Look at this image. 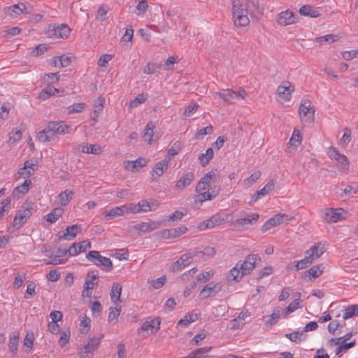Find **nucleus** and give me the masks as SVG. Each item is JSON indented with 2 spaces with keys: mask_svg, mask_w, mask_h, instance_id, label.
Instances as JSON below:
<instances>
[{
  "mask_svg": "<svg viewBox=\"0 0 358 358\" xmlns=\"http://www.w3.org/2000/svg\"><path fill=\"white\" fill-rule=\"evenodd\" d=\"M26 279V274L22 273L21 274H18L15 278V280L13 282V288L15 289H18L23 284V282Z\"/></svg>",
  "mask_w": 358,
  "mask_h": 358,
  "instance_id": "nucleus-64",
  "label": "nucleus"
},
{
  "mask_svg": "<svg viewBox=\"0 0 358 358\" xmlns=\"http://www.w3.org/2000/svg\"><path fill=\"white\" fill-rule=\"evenodd\" d=\"M289 220L287 215L285 214H277L273 215L272 217L268 219L262 227V231L265 232L271 228L280 225Z\"/></svg>",
  "mask_w": 358,
  "mask_h": 358,
  "instance_id": "nucleus-14",
  "label": "nucleus"
},
{
  "mask_svg": "<svg viewBox=\"0 0 358 358\" xmlns=\"http://www.w3.org/2000/svg\"><path fill=\"white\" fill-rule=\"evenodd\" d=\"M261 176V172L257 171L253 173L250 176L245 178L243 181V185L245 188H248L252 186Z\"/></svg>",
  "mask_w": 358,
  "mask_h": 358,
  "instance_id": "nucleus-46",
  "label": "nucleus"
},
{
  "mask_svg": "<svg viewBox=\"0 0 358 358\" xmlns=\"http://www.w3.org/2000/svg\"><path fill=\"white\" fill-rule=\"evenodd\" d=\"M169 164V160L166 159L162 160L155 164L151 171L153 180H157L159 177L163 176L164 172L168 169Z\"/></svg>",
  "mask_w": 358,
  "mask_h": 358,
  "instance_id": "nucleus-19",
  "label": "nucleus"
},
{
  "mask_svg": "<svg viewBox=\"0 0 358 358\" xmlns=\"http://www.w3.org/2000/svg\"><path fill=\"white\" fill-rule=\"evenodd\" d=\"M259 218V215L258 213L248 214L245 217L237 219L234 222V225L238 229H246L249 226L255 224Z\"/></svg>",
  "mask_w": 358,
  "mask_h": 358,
  "instance_id": "nucleus-12",
  "label": "nucleus"
},
{
  "mask_svg": "<svg viewBox=\"0 0 358 358\" xmlns=\"http://www.w3.org/2000/svg\"><path fill=\"white\" fill-rule=\"evenodd\" d=\"M85 103H76L67 108L69 114L81 113L85 108Z\"/></svg>",
  "mask_w": 358,
  "mask_h": 358,
  "instance_id": "nucleus-51",
  "label": "nucleus"
},
{
  "mask_svg": "<svg viewBox=\"0 0 358 358\" xmlns=\"http://www.w3.org/2000/svg\"><path fill=\"white\" fill-rule=\"evenodd\" d=\"M325 248L321 243H317L313 245L306 252L310 258H313V262L320 258L325 252Z\"/></svg>",
  "mask_w": 358,
  "mask_h": 358,
  "instance_id": "nucleus-21",
  "label": "nucleus"
},
{
  "mask_svg": "<svg viewBox=\"0 0 358 358\" xmlns=\"http://www.w3.org/2000/svg\"><path fill=\"white\" fill-rule=\"evenodd\" d=\"M327 154L331 159L337 161V166L341 172L344 173L349 172V161L345 155L341 154L338 150L333 146L329 148Z\"/></svg>",
  "mask_w": 358,
  "mask_h": 358,
  "instance_id": "nucleus-5",
  "label": "nucleus"
},
{
  "mask_svg": "<svg viewBox=\"0 0 358 358\" xmlns=\"http://www.w3.org/2000/svg\"><path fill=\"white\" fill-rule=\"evenodd\" d=\"M103 336L99 337L94 336L90 339L87 344H85L83 348H81L79 353L81 358L88 357L90 354H92L96 350L99 346L101 340Z\"/></svg>",
  "mask_w": 358,
  "mask_h": 358,
  "instance_id": "nucleus-11",
  "label": "nucleus"
},
{
  "mask_svg": "<svg viewBox=\"0 0 358 358\" xmlns=\"http://www.w3.org/2000/svg\"><path fill=\"white\" fill-rule=\"evenodd\" d=\"M340 346L336 349V355L341 356L343 353L346 352L350 348L354 347L356 344V341L354 340L350 343H341Z\"/></svg>",
  "mask_w": 358,
  "mask_h": 358,
  "instance_id": "nucleus-48",
  "label": "nucleus"
},
{
  "mask_svg": "<svg viewBox=\"0 0 358 358\" xmlns=\"http://www.w3.org/2000/svg\"><path fill=\"white\" fill-rule=\"evenodd\" d=\"M214 275V272L213 271L203 272L196 277V280L198 282H206L209 280Z\"/></svg>",
  "mask_w": 358,
  "mask_h": 358,
  "instance_id": "nucleus-63",
  "label": "nucleus"
},
{
  "mask_svg": "<svg viewBox=\"0 0 358 358\" xmlns=\"http://www.w3.org/2000/svg\"><path fill=\"white\" fill-rule=\"evenodd\" d=\"M341 209L326 208L323 219L327 222H336L339 220Z\"/></svg>",
  "mask_w": 358,
  "mask_h": 358,
  "instance_id": "nucleus-24",
  "label": "nucleus"
},
{
  "mask_svg": "<svg viewBox=\"0 0 358 358\" xmlns=\"http://www.w3.org/2000/svg\"><path fill=\"white\" fill-rule=\"evenodd\" d=\"M159 325L160 320L159 319L156 318L155 320L145 321L143 324L141 329L143 331H150L152 334L159 329Z\"/></svg>",
  "mask_w": 358,
  "mask_h": 358,
  "instance_id": "nucleus-33",
  "label": "nucleus"
},
{
  "mask_svg": "<svg viewBox=\"0 0 358 358\" xmlns=\"http://www.w3.org/2000/svg\"><path fill=\"white\" fill-rule=\"evenodd\" d=\"M19 338L20 337L18 333L13 332L10 335L8 348L9 352H10L13 357H14L17 354Z\"/></svg>",
  "mask_w": 358,
  "mask_h": 358,
  "instance_id": "nucleus-30",
  "label": "nucleus"
},
{
  "mask_svg": "<svg viewBox=\"0 0 358 358\" xmlns=\"http://www.w3.org/2000/svg\"><path fill=\"white\" fill-rule=\"evenodd\" d=\"M80 231L81 228L80 225L73 224L71 226L67 227L64 231L63 235L59 238L71 241L73 240Z\"/></svg>",
  "mask_w": 358,
  "mask_h": 358,
  "instance_id": "nucleus-25",
  "label": "nucleus"
},
{
  "mask_svg": "<svg viewBox=\"0 0 358 358\" xmlns=\"http://www.w3.org/2000/svg\"><path fill=\"white\" fill-rule=\"evenodd\" d=\"M311 102L308 99L302 100L299 107V115L303 122H313L315 110L310 107Z\"/></svg>",
  "mask_w": 358,
  "mask_h": 358,
  "instance_id": "nucleus-7",
  "label": "nucleus"
},
{
  "mask_svg": "<svg viewBox=\"0 0 358 358\" xmlns=\"http://www.w3.org/2000/svg\"><path fill=\"white\" fill-rule=\"evenodd\" d=\"M299 12L301 15L310 17H317L320 15L319 10L317 8H315L308 4L302 6L299 8Z\"/></svg>",
  "mask_w": 358,
  "mask_h": 358,
  "instance_id": "nucleus-31",
  "label": "nucleus"
},
{
  "mask_svg": "<svg viewBox=\"0 0 358 358\" xmlns=\"http://www.w3.org/2000/svg\"><path fill=\"white\" fill-rule=\"evenodd\" d=\"M322 273L321 265L312 266L310 269L304 272L303 279L307 281H313L316 278Z\"/></svg>",
  "mask_w": 358,
  "mask_h": 358,
  "instance_id": "nucleus-23",
  "label": "nucleus"
},
{
  "mask_svg": "<svg viewBox=\"0 0 358 358\" xmlns=\"http://www.w3.org/2000/svg\"><path fill=\"white\" fill-rule=\"evenodd\" d=\"M63 210L60 208H55L50 213L45 216V220L50 223H55L62 215Z\"/></svg>",
  "mask_w": 358,
  "mask_h": 358,
  "instance_id": "nucleus-38",
  "label": "nucleus"
},
{
  "mask_svg": "<svg viewBox=\"0 0 358 358\" xmlns=\"http://www.w3.org/2000/svg\"><path fill=\"white\" fill-rule=\"evenodd\" d=\"M104 99L101 97H99L94 105L93 114L91 116L92 126H94L95 122L97 121V118L99 114L102 112L103 108Z\"/></svg>",
  "mask_w": 358,
  "mask_h": 358,
  "instance_id": "nucleus-28",
  "label": "nucleus"
},
{
  "mask_svg": "<svg viewBox=\"0 0 358 358\" xmlns=\"http://www.w3.org/2000/svg\"><path fill=\"white\" fill-rule=\"evenodd\" d=\"M71 132L70 127L64 121H50L44 129L37 134L40 142L51 141L55 135H64Z\"/></svg>",
  "mask_w": 358,
  "mask_h": 358,
  "instance_id": "nucleus-1",
  "label": "nucleus"
},
{
  "mask_svg": "<svg viewBox=\"0 0 358 358\" xmlns=\"http://www.w3.org/2000/svg\"><path fill=\"white\" fill-rule=\"evenodd\" d=\"M146 99H147V95H145L143 93L138 94L134 99L131 101L130 107L136 108L138 105L143 103L146 101Z\"/></svg>",
  "mask_w": 358,
  "mask_h": 358,
  "instance_id": "nucleus-57",
  "label": "nucleus"
},
{
  "mask_svg": "<svg viewBox=\"0 0 358 358\" xmlns=\"http://www.w3.org/2000/svg\"><path fill=\"white\" fill-rule=\"evenodd\" d=\"M220 178V173L217 169H212L208 171L197 183L195 191L200 192L209 188V187L215 183Z\"/></svg>",
  "mask_w": 358,
  "mask_h": 358,
  "instance_id": "nucleus-4",
  "label": "nucleus"
},
{
  "mask_svg": "<svg viewBox=\"0 0 358 358\" xmlns=\"http://www.w3.org/2000/svg\"><path fill=\"white\" fill-rule=\"evenodd\" d=\"M31 185V180L29 179H26L22 184L19 185L13 189V196L17 198L21 197L29 191Z\"/></svg>",
  "mask_w": 358,
  "mask_h": 358,
  "instance_id": "nucleus-29",
  "label": "nucleus"
},
{
  "mask_svg": "<svg viewBox=\"0 0 358 358\" xmlns=\"http://www.w3.org/2000/svg\"><path fill=\"white\" fill-rule=\"evenodd\" d=\"M195 256H197V252H189L182 255L180 257L177 261L173 262L170 266V271L172 272H176L181 270L182 268H184L192 262L193 258Z\"/></svg>",
  "mask_w": 358,
  "mask_h": 358,
  "instance_id": "nucleus-9",
  "label": "nucleus"
},
{
  "mask_svg": "<svg viewBox=\"0 0 358 358\" xmlns=\"http://www.w3.org/2000/svg\"><path fill=\"white\" fill-rule=\"evenodd\" d=\"M246 95L247 92L243 87H239L238 91L227 89L224 103L231 104L234 100L244 99Z\"/></svg>",
  "mask_w": 358,
  "mask_h": 358,
  "instance_id": "nucleus-16",
  "label": "nucleus"
},
{
  "mask_svg": "<svg viewBox=\"0 0 358 358\" xmlns=\"http://www.w3.org/2000/svg\"><path fill=\"white\" fill-rule=\"evenodd\" d=\"M71 62L69 57L65 55L54 57L52 64L57 68H64L68 66Z\"/></svg>",
  "mask_w": 358,
  "mask_h": 358,
  "instance_id": "nucleus-35",
  "label": "nucleus"
},
{
  "mask_svg": "<svg viewBox=\"0 0 358 358\" xmlns=\"http://www.w3.org/2000/svg\"><path fill=\"white\" fill-rule=\"evenodd\" d=\"M296 16L289 10L281 12L278 15V23L281 26H287L296 22Z\"/></svg>",
  "mask_w": 358,
  "mask_h": 358,
  "instance_id": "nucleus-18",
  "label": "nucleus"
},
{
  "mask_svg": "<svg viewBox=\"0 0 358 358\" xmlns=\"http://www.w3.org/2000/svg\"><path fill=\"white\" fill-rule=\"evenodd\" d=\"M97 279V273H94V271H90L87 273V276L85 280L84 289L83 291V296H91V290H92L94 288V287L98 284Z\"/></svg>",
  "mask_w": 358,
  "mask_h": 358,
  "instance_id": "nucleus-13",
  "label": "nucleus"
},
{
  "mask_svg": "<svg viewBox=\"0 0 358 358\" xmlns=\"http://www.w3.org/2000/svg\"><path fill=\"white\" fill-rule=\"evenodd\" d=\"M280 310L279 308L275 310L273 313L270 315V318L266 322V324L269 326H273L278 322V319L280 318Z\"/></svg>",
  "mask_w": 358,
  "mask_h": 358,
  "instance_id": "nucleus-60",
  "label": "nucleus"
},
{
  "mask_svg": "<svg viewBox=\"0 0 358 358\" xmlns=\"http://www.w3.org/2000/svg\"><path fill=\"white\" fill-rule=\"evenodd\" d=\"M154 128L155 124L150 122L146 125L144 129L143 138L145 141H147L150 144L155 141V140L152 139V136L154 135Z\"/></svg>",
  "mask_w": 358,
  "mask_h": 358,
  "instance_id": "nucleus-37",
  "label": "nucleus"
},
{
  "mask_svg": "<svg viewBox=\"0 0 358 358\" xmlns=\"http://www.w3.org/2000/svg\"><path fill=\"white\" fill-rule=\"evenodd\" d=\"M337 36L334 34H327L316 38V42L319 45H323L324 43H331L335 41Z\"/></svg>",
  "mask_w": 358,
  "mask_h": 358,
  "instance_id": "nucleus-56",
  "label": "nucleus"
},
{
  "mask_svg": "<svg viewBox=\"0 0 358 358\" xmlns=\"http://www.w3.org/2000/svg\"><path fill=\"white\" fill-rule=\"evenodd\" d=\"M125 213L124 206H117L105 212V217L106 220L113 219L117 216H122Z\"/></svg>",
  "mask_w": 358,
  "mask_h": 358,
  "instance_id": "nucleus-36",
  "label": "nucleus"
},
{
  "mask_svg": "<svg viewBox=\"0 0 358 358\" xmlns=\"http://www.w3.org/2000/svg\"><path fill=\"white\" fill-rule=\"evenodd\" d=\"M71 31L70 28L66 24H60L55 27L52 30V34L56 38H66Z\"/></svg>",
  "mask_w": 358,
  "mask_h": 358,
  "instance_id": "nucleus-27",
  "label": "nucleus"
},
{
  "mask_svg": "<svg viewBox=\"0 0 358 358\" xmlns=\"http://www.w3.org/2000/svg\"><path fill=\"white\" fill-rule=\"evenodd\" d=\"M214 152L213 148H210L206 150L205 153H201L199 156V160L203 166L207 165L210 161L213 159Z\"/></svg>",
  "mask_w": 358,
  "mask_h": 358,
  "instance_id": "nucleus-39",
  "label": "nucleus"
},
{
  "mask_svg": "<svg viewBox=\"0 0 358 358\" xmlns=\"http://www.w3.org/2000/svg\"><path fill=\"white\" fill-rule=\"evenodd\" d=\"M129 230L130 231L136 230L138 231V235L141 236L142 234L148 232L147 222H141V223L136 224L131 227L129 228Z\"/></svg>",
  "mask_w": 358,
  "mask_h": 358,
  "instance_id": "nucleus-54",
  "label": "nucleus"
},
{
  "mask_svg": "<svg viewBox=\"0 0 358 358\" xmlns=\"http://www.w3.org/2000/svg\"><path fill=\"white\" fill-rule=\"evenodd\" d=\"M243 276L244 275L239 268V263H237L236 266L226 274L227 280L229 282H239Z\"/></svg>",
  "mask_w": 358,
  "mask_h": 358,
  "instance_id": "nucleus-22",
  "label": "nucleus"
},
{
  "mask_svg": "<svg viewBox=\"0 0 358 358\" xmlns=\"http://www.w3.org/2000/svg\"><path fill=\"white\" fill-rule=\"evenodd\" d=\"M353 316H358V305L348 306L343 314V318L347 320Z\"/></svg>",
  "mask_w": 358,
  "mask_h": 358,
  "instance_id": "nucleus-44",
  "label": "nucleus"
},
{
  "mask_svg": "<svg viewBox=\"0 0 358 358\" xmlns=\"http://www.w3.org/2000/svg\"><path fill=\"white\" fill-rule=\"evenodd\" d=\"M147 164V160L145 158L139 157L135 161H128L125 169L128 171H135L138 169L142 168Z\"/></svg>",
  "mask_w": 358,
  "mask_h": 358,
  "instance_id": "nucleus-32",
  "label": "nucleus"
},
{
  "mask_svg": "<svg viewBox=\"0 0 358 358\" xmlns=\"http://www.w3.org/2000/svg\"><path fill=\"white\" fill-rule=\"evenodd\" d=\"M22 138V132L20 130H13L9 134L8 143L10 144H16Z\"/></svg>",
  "mask_w": 358,
  "mask_h": 358,
  "instance_id": "nucleus-55",
  "label": "nucleus"
},
{
  "mask_svg": "<svg viewBox=\"0 0 358 358\" xmlns=\"http://www.w3.org/2000/svg\"><path fill=\"white\" fill-rule=\"evenodd\" d=\"M80 151L83 153L99 155L102 152L101 148L96 144H82Z\"/></svg>",
  "mask_w": 358,
  "mask_h": 358,
  "instance_id": "nucleus-34",
  "label": "nucleus"
},
{
  "mask_svg": "<svg viewBox=\"0 0 358 358\" xmlns=\"http://www.w3.org/2000/svg\"><path fill=\"white\" fill-rule=\"evenodd\" d=\"M313 262V258H310V257L306 255L305 258H303V259L294 262L296 270L299 271L306 268V267H308V265L311 264Z\"/></svg>",
  "mask_w": 358,
  "mask_h": 358,
  "instance_id": "nucleus-45",
  "label": "nucleus"
},
{
  "mask_svg": "<svg viewBox=\"0 0 358 358\" xmlns=\"http://www.w3.org/2000/svg\"><path fill=\"white\" fill-rule=\"evenodd\" d=\"M70 335L71 333L69 329L61 332L60 338L59 340V345L61 347L65 346V345L69 341Z\"/></svg>",
  "mask_w": 358,
  "mask_h": 358,
  "instance_id": "nucleus-61",
  "label": "nucleus"
},
{
  "mask_svg": "<svg viewBox=\"0 0 358 358\" xmlns=\"http://www.w3.org/2000/svg\"><path fill=\"white\" fill-rule=\"evenodd\" d=\"M233 20L236 27H245L249 22L248 13L243 8V5L239 0H234L233 3Z\"/></svg>",
  "mask_w": 358,
  "mask_h": 358,
  "instance_id": "nucleus-2",
  "label": "nucleus"
},
{
  "mask_svg": "<svg viewBox=\"0 0 358 358\" xmlns=\"http://www.w3.org/2000/svg\"><path fill=\"white\" fill-rule=\"evenodd\" d=\"M33 10L30 4H25L24 3H18L4 8V12L7 15L15 18L21 14L30 13Z\"/></svg>",
  "mask_w": 358,
  "mask_h": 358,
  "instance_id": "nucleus-6",
  "label": "nucleus"
},
{
  "mask_svg": "<svg viewBox=\"0 0 358 358\" xmlns=\"http://www.w3.org/2000/svg\"><path fill=\"white\" fill-rule=\"evenodd\" d=\"M162 64L148 63L143 69V73L146 74H152L159 69H162Z\"/></svg>",
  "mask_w": 358,
  "mask_h": 358,
  "instance_id": "nucleus-49",
  "label": "nucleus"
},
{
  "mask_svg": "<svg viewBox=\"0 0 358 358\" xmlns=\"http://www.w3.org/2000/svg\"><path fill=\"white\" fill-rule=\"evenodd\" d=\"M222 289V285L220 283H215L213 285L212 282L206 285L200 292V296L206 299L213 294L217 293Z\"/></svg>",
  "mask_w": 358,
  "mask_h": 358,
  "instance_id": "nucleus-20",
  "label": "nucleus"
},
{
  "mask_svg": "<svg viewBox=\"0 0 358 358\" xmlns=\"http://www.w3.org/2000/svg\"><path fill=\"white\" fill-rule=\"evenodd\" d=\"M56 92H59V90L49 85L41 91L39 97L42 99H47Z\"/></svg>",
  "mask_w": 358,
  "mask_h": 358,
  "instance_id": "nucleus-47",
  "label": "nucleus"
},
{
  "mask_svg": "<svg viewBox=\"0 0 358 358\" xmlns=\"http://www.w3.org/2000/svg\"><path fill=\"white\" fill-rule=\"evenodd\" d=\"M33 210V204L31 203H25L20 207L17 212L20 213L24 218L27 220L32 215Z\"/></svg>",
  "mask_w": 358,
  "mask_h": 358,
  "instance_id": "nucleus-40",
  "label": "nucleus"
},
{
  "mask_svg": "<svg viewBox=\"0 0 358 358\" xmlns=\"http://www.w3.org/2000/svg\"><path fill=\"white\" fill-rule=\"evenodd\" d=\"M178 57L171 56L167 58V59L165 61L164 64H162V68L164 70L169 71L171 70L173 67V65L175 63H176Z\"/></svg>",
  "mask_w": 358,
  "mask_h": 358,
  "instance_id": "nucleus-62",
  "label": "nucleus"
},
{
  "mask_svg": "<svg viewBox=\"0 0 358 358\" xmlns=\"http://www.w3.org/2000/svg\"><path fill=\"white\" fill-rule=\"evenodd\" d=\"M73 195V192L71 190H66L61 192L58 195V198L61 205L63 206H66L69 203L70 200L72 199Z\"/></svg>",
  "mask_w": 358,
  "mask_h": 358,
  "instance_id": "nucleus-43",
  "label": "nucleus"
},
{
  "mask_svg": "<svg viewBox=\"0 0 358 358\" xmlns=\"http://www.w3.org/2000/svg\"><path fill=\"white\" fill-rule=\"evenodd\" d=\"M86 258L104 271L108 272L113 269V263L111 260L108 257L101 256L98 251H90L86 255Z\"/></svg>",
  "mask_w": 358,
  "mask_h": 358,
  "instance_id": "nucleus-3",
  "label": "nucleus"
},
{
  "mask_svg": "<svg viewBox=\"0 0 358 358\" xmlns=\"http://www.w3.org/2000/svg\"><path fill=\"white\" fill-rule=\"evenodd\" d=\"M27 219L24 218V217L17 212L12 223L13 227L15 229H19L27 222Z\"/></svg>",
  "mask_w": 358,
  "mask_h": 358,
  "instance_id": "nucleus-52",
  "label": "nucleus"
},
{
  "mask_svg": "<svg viewBox=\"0 0 358 358\" xmlns=\"http://www.w3.org/2000/svg\"><path fill=\"white\" fill-rule=\"evenodd\" d=\"M34 164L30 163L29 161L25 162L24 167L20 168L18 171V174L21 175L24 178L29 179L31 174L30 169L34 171Z\"/></svg>",
  "mask_w": 358,
  "mask_h": 358,
  "instance_id": "nucleus-42",
  "label": "nucleus"
},
{
  "mask_svg": "<svg viewBox=\"0 0 358 358\" xmlns=\"http://www.w3.org/2000/svg\"><path fill=\"white\" fill-rule=\"evenodd\" d=\"M301 140L302 138L300 131L299 130H294L289 143L291 146L297 148L301 144Z\"/></svg>",
  "mask_w": 358,
  "mask_h": 358,
  "instance_id": "nucleus-50",
  "label": "nucleus"
},
{
  "mask_svg": "<svg viewBox=\"0 0 358 358\" xmlns=\"http://www.w3.org/2000/svg\"><path fill=\"white\" fill-rule=\"evenodd\" d=\"M299 299H295L292 303L289 304V306L285 308L282 311V314L284 315V317H287L289 314L294 312L295 310H296L298 308H299Z\"/></svg>",
  "mask_w": 358,
  "mask_h": 358,
  "instance_id": "nucleus-53",
  "label": "nucleus"
},
{
  "mask_svg": "<svg viewBox=\"0 0 358 358\" xmlns=\"http://www.w3.org/2000/svg\"><path fill=\"white\" fill-rule=\"evenodd\" d=\"M125 209V213H139L141 212V208H140L139 203H129L128 205H124Z\"/></svg>",
  "mask_w": 358,
  "mask_h": 358,
  "instance_id": "nucleus-58",
  "label": "nucleus"
},
{
  "mask_svg": "<svg viewBox=\"0 0 358 358\" xmlns=\"http://www.w3.org/2000/svg\"><path fill=\"white\" fill-rule=\"evenodd\" d=\"M294 91V86L289 81H282L278 87L276 94L282 101H289L292 93Z\"/></svg>",
  "mask_w": 358,
  "mask_h": 358,
  "instance_id": "nucleus-10",
  "label": "nucleus"
},
{
  "mask_svg": "<svg viewBox=\"0 0 358 358\" xmlns=\"http://www.w3.org/2000/svg\"><path fill=\"white\" fill-rule=\"evenodd\" d=\"M260 261L261 258L259 255L250 254L245 257L243 263L239 262V268L243 275L250 274L255 268L256 263Z\"/></svg>",
  "mask_w": 358,
  "mask_h": 358,
  "instance_id": "nucleus-8",
  "label": "nucleus"
},
{
  "mask_svg": "<svg viewBox=\"0 0 358 358\" xmlns=\"http://www.w3.org/2000/svg\"><path fill=\"white\" fill-rule=\"evenodd\" d=\"M122 286L118 283H114L110 293V298L113 302L116 303L120 299Z\"/></svg>",
  "mask_w": 358,
  "mask_h": 358,
  "instance_id": "nucleus-41",
  "label": "nucleus"
},
{
  "mask_svg": "<svg viewBox=\"0 0 358 358\" xmlns=\"http://www.w3.org/2000/svg\"><path fill=\"white\" fill-rule=\"evenodd\" d=\"M244 8L252 17H257L263 11V8L259 6V0H247Z\"/></svg>",
  "mask_w": 358,
  "mask_h": 358,
  "instance_id": "nucleus-17",
  "label": "nucleus"
},
{
  "mask_svg": "<svg viewBox=\"0 0 358 358\" xmlns=\"http://www.w3.org/2000/svg\"><path fill=\"white\" fill-rule=\"evenodd\" d=\"M194 179V173L193 172H187L177 182L175 187L178 189H183L189 185Z\"/></svg>",
  "mask_w": 358,
  "mask_h": 358,
  "instance_id": "nucleus-26",
  "label": "nucleus"
},
{
  "mask_svg": "<svg viewBox=\"0 0 358 358\" xmlns=\"http://www.w3.org/2000/svg\"><path fill=\"white\" fill-rule=\"evenodd\" d=\"M275 187V182L273 180H271L268 182L262 189L257 191L258 194H260L262 196H264L267 195L269 192H271Z\"/></svg>",
  "mask_w": 358,
  "mask_h": 358,
  "instance_id": "nucleus-59",
  "label": "nucleus"
},
{
  "mask_svg": "<svg viewBox=\"0 0 358 358\" xmlns=\"http://www.w3.org/2000/svg\"><path fill=\"white\" fill-rule=\"evenodd\" d=\"M224 222V219L220 215L215 214L209 219L199 223L198 229L200 231H204L208 229H212L216 226H220Z\"/></svg>",
  "mask_w": 358,
  "mask_h": 358,
  "instance_id": "nucleus-15",
  "label": "nucleus"
}]
</instances>
